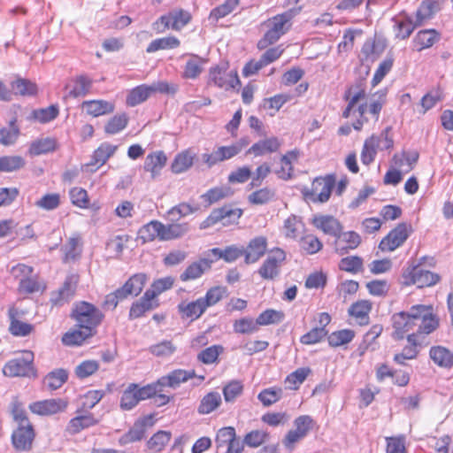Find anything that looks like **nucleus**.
<instances>
[{
	"instance_id": "nucleus-1",
	"label": "nucleus",
	"mask_w": 453,
	"mask_h": 453,
	"mask_svg": "<svg viewBox=\"0 0 453 453\" xmlns=\"http://www.w3.org/2000/svg\"><path fill=\"white\" fill-rule=\"evenodd\" d=\"M392 337L395 340H402L417 326V336L418 334H429L439 326V320L433 314V307L429 305L418 304L411 307L409 311L395 313L391 318Z\"/></svg>"
},
{
	"instance_id": "nucleus-2",
	"label": "nucleus",
	"mask_w": 453,
	"mask_h": 453,
	"mask_svg": "<svg viewBox=\"0 0 453 453\" xmlns=\"http://www.w3.org/2000/svg\"><path fill=\"white\" fill-rule=\"evenodd\" d=\"M301 10V6L295 7L265 21L264 25L268 28V30L258 41L257 48L259 50H265L268 46L275 43L289 30L291 27V19L296 17Z\"/></svg>"
},
{
	"instance_id": "nucleus-3",
	"label": "nucleus",
	"mask_w": 453,
	"mask_h": 453,
	"mask_svg": "<svg viewBox=\"0 0 453 453\" xmlns=\"http://www.w3.org/2000/svg\"><path fill=\"white\" fill-rule=\"evenodd\" d=\"M403 284L406 286L417 285L418 288L432 287L441 280L438 273L430 272L422 267V262L410 261L403 273Z\"/></svg>"
},
{
	"instance_id": "nucleus-4",
	"label": "nucleus",
	"mask_w": 453,
	"mask_h": 453,
	"mask_svg": "<svg viewBox=\"0 0 453 453\" xmlns=\"http://www.w3.org/2000/svg\"><path fill=\"white\" fill-rule=\"evenodd\" d=\"M34 353L25 350L20 357L9 360L3 367V373L7 377L35 378L36 370L34 366Z\"/></svg>"
},
{
	"instance_id": "nucleus-5",
	"label": "nucleus",
	"mask_w": 453,
	"mask_h": 453,
	"mask_svg": "<svg viewBox=\"0 0 453 453\" xmlns=\"http://www.w3.org/2000/svg\"><path fill=\"white\" fill-rule=\"evenodd\" d=\"M335 176L327 174L324 177H317L311 184V188H304L303 195L304 199L312 203H326L329 200L333 188L335 186Z\"/></svg>"
},
{
	"instance_id": "nucleus-6",
	"label": "nucleus",
	"mask_w": 453,
	"mask_h": 453,
	"mask_svg": "<svg viewBox=\"0 0 453 453\" xmlns=\"http://www.w3.org/2000/svg\"><path fill=\"white\" fill-rule=\"evenodd\" d=\"M73 317L79 327L93 333V330L101 323L104 315L95 305L81 302L75 305Z\"/></svg>"
},
{
	"instance_id": "nucleus-7",
	"label": "nucleus",
	"mask_w": 453,
	"mask_h": 453,
	"mask_svg": "<svg viewBox=\"0 0 453 453\" xmlns=\"http://www.w3.org/2000/svg\"><path fill=\"white\" fill-rule=\"evenodd\" d=\"M242 215V209L233 207L232 205H224L220 208L214 209L201 223L200 228L205 229L219 222H221L223 226L236 224Z\"/></svg>"
},
{
	"instance_id": "nucleus-8",
	"label": "nucleus",
	"mask_w": 453,
	"mask_h": 453,
	"mask_svg": "<svg viewBox=\"0 0 453 453\" xmlns=\"http://www.w3.org/2000/svg\"><path fill=\"white\" fill-rule=\"evenodd\" d=\"M286 260V253L280 248L269 251L265 260L258 269V274L264 280H274L280 273V267Z\"/></svg>"
},
{
	"instance_id": "nucleus-9",
	"label": "nucleus",
	"mask_w": 453,
	"mask_h": 453,
	"mask_svg": "<svg viewBox=\"0 0 453 453\" xmlns=\"http://www.w3.org/2000/svg\"><path fill=\"white\" fill-rule=\"evenodd\" d=\"M411 230V226L406 223L399 224L380 241L379 248L382 251H394L407 240Z\"/></svg>"
},
{
	"instance_id": "nucleus-10",
	"label": "nucleus",
	"mask_w": 453,
	"mask_h": 453,
	"mask_svg": "<svg viewBox=\"0 0 453 453\" xmlns=\"http://www.w3.org/2000/svg\"><path fill=\"white\" fill-rule=\"evenodd\" d=\"M210 81L215 86L229 90L240 86L241 82L236 72H226L223 67H211L209 73Z\"/></svg>"
},
{
	"instance_id": "nucleus-11",
	"label": "nucleus",
	"mask_w": 453,
	"mask_h": 453,
	"mask_svg": "<svg viewBox=\"0 0 453 453\" xmlns=\"http://www.w3.org/2000/svg\"><path fill=\"white\" fill-rule=\"evenodd\" d=\"M35 433L32 424L17 426L12 432V442L13 447L19 451H28L32 449Z\"/></svg>"
},
{
	"instance_id": "nucleus-12",
	"label": "nucleus",
	"mask_w": 453,
	"mask_h": 453,
	"mask_svg": "<svg viewBox=\"0 0 453 453\" xmlns=\"http://www.w3.org/2000/svg\"><path fill=\"white\" fill-rule=\"evenodd\" d=\"M361 243V236L355 231L342 232L335 237L334 248L337 254L343 256L357 249Z\"/></svg>"
},
{
	"instance_id": "nucleus-13",
	"label": "nucleus",
	"mask_w": 453,
	"mask_h": 453,
	"mask_svg": "<svg viewBox=\"0 0 453 453\" xmlns=\"http://www.w3.org/2000/svg\"><path fill=\"white\" fill-rule=\"evenodd\" d=\"M67 406V403L61 399H48L38 401L29 405V410L35 414L47 416L53 415L64 411Z\"/></svg>"
},
{
	"instance_id": "nucleus-14",
	"label": "nucleus",
	"mask_w": 453,
	"mask_h": 453,
	"mask_svg": "<svg viewBox=\"0 0 453 453\" xmlns=\"http://www.w3.org/2000/svg\"><path fill=\"white\" fill-rule=\"evenodd\" d=\"M158 306L155 294L146 290L143 296L134 303L129 311V319H135L142 317L145 312Z\"/></svg>"
},
{
	"instance_id": "nucleus-15",
	"label": "nucleus",
	"mask_w": 453,
	"mask_h": 453,
	"mask_svg": "<svg viewBox=\"0 0 453 453\" xmlns=\"http://www.w3.org/2000/svg\"><path fill=\"white\" fill-rule=\"evenodd\" d=\"M239 153L240 147L234 146V144L230 146H220L210 154H203L202 159L209 167H211L217 163L230 159Z\"/></svg>"
},
{
	"instance_id": "nucleus-16",
	"label": "nucleus",
	"mask_w": 453,
	"mask_h": 453,
	"mask_svg": "<svg viewBox=\"0 0 453 453\" xmlns=\"http://www.w3.org/2000/svg\"><path fill=\"white\" fill-rule=\"evenodd\" d=\"M267 250V239L265 236H257L251 239L244 249L245 263L253 264L262 257Z\"/></svg>"
},
{
	"instance_id": "nucleus-17",
	"label": "nucleus",
	"mask_w": 453,
	"mask_h": 453,
	"mask_svg": "<svg viewBox=\"0 0 453 453\" xmlns=\"http://www.w3.org/2000/svg\"><path fill=\"white\" fill-rule=\"evenodd\" d=\"M312 224L324 234L334 237H336L343 228L341 222L331 215H315L312 219Z\"/></svg>"
},
{
	"instance_id": "nucleus-18",
	"label": "nucleus",
	"mask_w": 453,
	"mask_h": 453,
	"mask_svg": "<svg viewBox=\"0 0 453 453\" xmlns=\"http://www.w3.org/2000/svg\"><path fill=\"white\" fill-rule=\"evenodd\" d=\"M78 281V275L72 274L67 276L63 287L58 290L57 294H54L52 296L51 302L53 303V304L62 305L65 303L68 302L75 293Z\"/></svg>"
},
{
	"instance_id": "nucleus-19",
	"label": "nucleus",
	"mask_w": 453,
	"mask_h": 453,
	"mask_svg": "<svg viewBox=\"0 0 453 453\" xmlns=\"http://www.w3.org/2000/svg\"><path fill=\"white\" fill-rule=\"evenodd\" d=\"M194 377H196L194 370L187 371L182 369H177L171 372L166 376L161 377L160 379H158L157 381L161 388L163 387H170L173 388H176L181 383L186 382L188 380L192 379Z\"/></svg>"
},
{
	"instance_id": "nucleus-20",
	"label": "nucleus",
	"mask_w": 453,
	"mask_h": 453,
	"mask_svg": "<svg viewBox=\"0 0 453 453\" xmlns=\"http://www.w3.org/2000/svg\"><path fill=\"white\" fill-rule=\"evenodd\" d=\"M81 109L88 115L96 118L113 112L115 105L106 100H88L82 103Z\"/></svg>"
},
{
	"instance_id": "nucleus-21",
	"label": "nucleus",
	"mask_w": 453,
	"mask_h": 453,
	"mask_svg": "<svg viewBox=\"0 0 453 453\" xmlns=\"http://www.w3.org/2000/svg\"><path fill=\"white\" fill-rule=\"evenodd\" d=\"M281 146V142L275 136L259 140L255 142L246 152L255 157H261L265 154L274 153L279 150Z\"/></svg>"
},
{
	"instance_id": "nucleus-22",
	"label": "nucleus",
	"mask_w": 453,
	"mask_h": 453,
	"mask_svg": "<svg viewBox=\"0 0 453 453\" xmlns=\"http://www.w3.org/2000/svg\"><path fill=\"white\" fill-rule=\"evenodd\" d=\"M212 262L209 258H201L190 264L180 275V280L188 281L200 278L206 271L210 270Z\"/></svg>"
},
{
	"instance_id": "nucleus-23",
	"label": "nucleus",
	"mask_w": 453,
	"mask_h": 453,
	"mask_svg": "<svg viewBox=\"0 0 453 453\" xmlns=\"http://www.w3.org/2000/svg\"><path fill=\"white\" fill-rule=\"evenodd\" d=\"M366 85L365 81L357 80L345 90L343 99L349 102L350 104L358 106L362 103H366Z\"/></svg>"
},
{
	"instance_id": "nucleus-24",
	"label": "nucleus",
	"mask_w": 453,
	"mask_h": 453,
	"mask_svg": "<svg viewBox=\"0 0 453 453\" xmlns=\"http://www.w3.org/2000/svg\"><path fill=\"white\" fill-rule=\"evenodd\" d=\"M147 280L146 274L142 273H135L131 276L121 288H119V290L123 295H125V298H127L129 296H137L143 289Z\"/></svg>"
},
{
	"instance_id": "nucleus-25",
	"label": "nucleus",
	"mask_w": 453,
	"mask_h": 453,
	"mask_svg": "<svg viewBox=\"0 0 453 453\" xmlns=\"http://www.w3.org/2000/svg\"><path fill=\"white\" fill-rule=\"evenodd\" d=\"M179 311L183 318L195 320L199 319L206 311L207 306L204 304L202 297L189 303H181L178 305Z\"/></svg>"
},
{
	"instance_id": "nucleus-26",
	"label": "nucleus",
	"mask_w": 453,
	"mask_h": 453,
	"mask_svg": "<svg viewBox=\"0 0 453 453\" xmlns=\"http://www.w3.org/2000/svg\"><path fill=\"white\" fill-rule=\"evenodd\" d=\"M167 157L164 151L158 150L149 154L144 162V170L150 172L151 178L155 179L165 165Z\"/></svg>"
},
{
	"instance_id": "nucleus-27",
	"label": "nucleus",
	"mask_w": 453,
	"mask_h": 453,
	"mask_svg": "<svg viewBox=\"0 0 453 453\" xmlns=\"http://www.w3.org/2000/svg\"><path fill=\"white\" fill-rule=\"evenodd\" d=\"M439 4L435 0L423 1L416 12L415 25L418 27L422 26L426 21L432 19L435 12L439 11Z\"/></svg>"
},
{
	"instance_id": "nucleus-28",
	"label": "nucleus",
	"mask_w": 453,
	"mask_h": 453,
	"mask_svg": "<svg viewBox=\"0 0 453 453\" xmlns=\"http://www.w3.org/2000/svg\"><path fill=\"white\" fill-rule=\"evenodd\" d=\"M440 40V34L435 29H424L417 33L413 43L418 51L432 47Z\"/></svg>"
},
{
	"instance_id": "nucleus-29",
	"label": "nucleus",
	"mask_w": 453,
	"mask_h": 453,
	"mask_svg": "<svg viewBox=\"0 0 453 453\" xmlns=\"http://www.w3.org/2000/svg\"><path fill=\"white\" fill-rule=\"evenodd\" d=\"M97 423L98 419L91 413L77 416L69 421L66 432L70 434H76L84 429L96 426Z\"/></svg>"
},
{
	"instance_id": "nucleus-30",
	"label": "nucleus",
	"mask_w": 453,
	"mask_h": 453,
	"mask_svg": "<svg viewBox=\"0 0 453 453\" xmlns=\"http://www.w3.org/2000/svg\"><path fill=\"white\" fill-rule=\"evenodd\" d=\"M429 357L440 367L451 368L453 366V353L445 347H432L429 350Z\"/></svg>"
},
{
	"instance_id": "nucleus-31",
	"label": "nucleus",
	"mask_w": 453,
	"mask_h": 453,
	"mask_svg": "<svg viewBox=\"0 0 453 453\" xmlns=\"http://www.w3.org/2000/svg\"><path fill=\"white\" fill-rule=\"evenodd\" d=\"M380 142L381 138L376 137L375 135H372L365 141L361 152V161L364 165H369L374 160L377 150L380 148Z\"/></svg>"
},
{
	"instance_id": "nucleus-32",
	"label": "nucleus",
	"mask_w": 453,
	"mask_h": 453,
	"mask_svg": "<svg viewBox=\"0 0 453 453\" xmlns=\"http://www.w3.org/2000/svg\"><path fill=\"white\" fill-rule=\"evenodd\" d=\"M206 62L204 58L197 55H191L185 65L182 76L186 79H196L202 73Z\"/></svg>"
},
{
	"instance_id": "nucleus-33",
	"label": "nucleus",
	"mask_w": 453,
	"mask_h": 453,
	"mask_svg": "<svg viewBox=\"0 0 453 453\" xmlns=\"http://www.w3.org/2000/svg\"><path fill=\"white\" fill-rule=\"evenodd\" d=\"M68 372L65 369H57L49 372L44 380V386L50 390L60 388L67 380Z\"/></svg>"
},
{
	"instance_id": "nucleus-34",
	"label": "nucleus",
	"mask_w": 453,
	"mask_h": 453,
	"mask_svg": "<svg viewBox=\"0 0 453 453\" xmlns=\"http://www.w3.org/2000/svg\"><path fill=\"white\" fill-rule=\"evenodd\" d=\"M164 229V224L157 221L152 220L150 223L144 225L139 230V235L143 242H151L157 237L162 241V231Z\"/></svg>"
},
{
	"instance_id": "nucleus-35",
	"label": "nucleus",
	"mask_w": 453,
	"mask_h": 453,
	"mask_svg": "<svg viewBox=\"0 0 453 453\" xmlns=\"http://www.w3.org/2000/svg\"><path fill=\"white\" fill-rule=\"evenodd\" d=\"M221 402L219 393L210 392L202 398L197 411L202 415L209 414L218 409Z\"/></svg>"
},
{
	"instance_id": "nucleus-36",
	"label": "nucleus",
	"mask_w": 453,
	"mask_h": 453,
	"mask_svg": "<svg viewBox=\"0 0 453 453\" xmlns=\"http://www.w3.org/2000/svg\"><path fill=\"white\" fill-rule=\"evenodd\" d=\"M372 309V303L366 300H361L353 303L349 309V313L350 316L356 318L360 325L368 323V314Z\"/></svg>"
},
{
	"instance_id": "nucleus-37",
	"label": "nucleus",
	"mask_w": 453,
	"mask_h": 453,
	"mask_svg": "<svg viewBox=\"0 0 453 453\" xmlns=\"http://www.w3.org/2000/svg\"><path fill=\"white\" fill-rule=\"evenodd\" d=\"M62 250L64 252L65 263L75 261L81 254V238L79 236L71 237L62 247Z\"/></svg>"
},
{
	"instance_id": "nucleus-38",
	"label": "nucleus",
	"mask_w": 453,
	"mask_h": 453,
	"mask_svg": "<svg viewBox=\"0 0 453 453\" xmlns=\"http://www.w3.org/2000/svg\"><path fill=\"white\" fill-rule=\"evenodd\" d=\"M407 341L411 345L404 347L401 353L395 354L394 357V360L401 365L404 364V360L413 359L418 355V350L416 349L418 344L417 341V334H408Z\"/></svg>"
},
{
	"instance_id": "nucleus-39",
	"label": "nucleus",
	"mask_w": 453,
	"mask_h": 453,
	"mask_svg": "<svg viewBox=\"0 0 453 453\" xmlns=\"http://www.w3.org/2000/svg\"><path fill=\"white\" fill-rule=\"evenodd\" d=\"M188 231L189 225L187 222L164 225V229L162 231V241L180 238L186 234Z\"/></svg>"
},
{
	"instance_id": "nucleus-40",
	"label": "nucleus",
	"mask_w": 453,
	"mask_h": 453,
	"mask_svg": "<svg viewBox=\"0 0 453 453\" xmlns=\"http://www.w3.org/2000/svg\"><path fill=\"white\" fill-rule=\"evenodd\" d=\"M93 81L87 75H79L73 80V86L69 91L73 97L85 96L92 88Z\"/></svg>"
},
{
	"instance_id": "nucleus-41",
	"label": "nucleus",
	"mask_w": 453,
	"mask_h": 453,
	"mask_svg": "<svg viewBox=\"0 0 453 453\" xmlns=\"http://www.w3.org/2000/svg\"><path fill=\"white\" fill-rule=\"evenodd\" d=\"M211 252L217 257V258H222L227 263H232L243 256L244 249L231 245L224 250L219 248L211 249Z\"/></svg>"
},
{
	"instance_id": "nucleus-42",
	"label": "nucleus",
	"mask_w": 453,
	"mask_h": 453,
	"mask_svg": "<svg viewBox=\"0 0 453 453\" xmlns=\"http://www.w3.org/2000/svg\"><path fill=\"white\" fill-rule=\"evenodd\" d=\"M275 196L273 188L265 187L253 191L248 196V201L254 205H262L270 203Z\"/></svg>"
},
{
	"instance_id": "nucleus-43",
	"label": "nucleus",
	"mask_w": 453,
	"mask_h": 453,
	"mask_svg": "<svg viewBox=\"0 0 453 453\" xmlns=\"http://www.w3.org/2000/svg\"><path fill=\"white\" fill-rule=\"evenodd\" d=\"M117 146L104 142L94 152L91 165H103L115 153Z\"/></svg>"
},
{
	"instance_id": "nucleus-44",
	"label": "nucleus",
	"mask_w": 453,
	"mask_h": 453,
	"mask_svg": "<svg viewBox=\"0 0 453 453\" xmlns=\"http://www.w3.org/2000/svg\"><path fill=\"white\" fill-rule=\"evenodd\" d=\"M151 95L150 86L140 85L133 88L127 96V104L129 106H135L146 101Z\"/></svg>"
},
{
	"instance_id": "nucleus-45",
	"label": "nucleus",
	"mask_w": 453,
	"mask_h": 453,
	"mask_svg": "<svg viewBox=\"0 0 453 453\" xmlns=\"http://www.w3.org/2000/svg\"><path fill=\"white\" fill-rule=\"evenodd\" d=\"M57 148V142L52 138L39 139L32 142L29 153L33 156H39L54 151Z\"/></svg>"
},
{
	"instance_id": "nucleus-46",
	"label": "nucleus",
	"mask_w": 453,
	"mask_h": 453,
	"mask_svg": "<svg viewBox=\"0 0 453 453\" xmlns=\"http://www.w3.org/2000/svg\"><path fill=\"white\" fill-rule=\"evenodd\" d=\"M93 333L87 329H80L69 331L62 337L63 344L66 346L81 345L87 338L91 336Z\"/></svg>"
},
{
	"instance_id": "nucleus-47",
	"label": "nucleus",
	"mask_w": 453,
	"mask_h": 453,
	"mask_svg": "<svg viewBox=\"0 0 453 453\" xmlns=\"http://www.w3.org/2000/svg\"><path fill=\"white\" fill-rule=\"evenodd\" d=\"M180 41L174 36L163 37L153 40L147 47L148 53H153L159 50L175 49L180 46Z\"/></svg>"
},
{
	"instance_id": "nucleus-48",
	"label": "nucleus",
	"mask_w": 453,
	"mask_h": 453,
	"mask_svg": "<svg viewBox=\"0 0 453 453\" xmlns=\"http://www.w3.org/2000/svg\"><path fill=\"white\" fill-rule=\"evenodd\" d=\"M198 210L197 206H192L188 203H180L167 211L171 221H178L180 218L187 217Z\"/></svg>"
},
{
	"instance_id": "nucleus-49",
	"label": "nucleus",
	"mask_w": 453,
	"mask_h": 453,
	"mask_svg": "<svg viewBox=\"0 0 453 453\" xmlns=\"http://www.w3.org/2000/svg\"><path fill=\"white\" fill-rule=\"evenodd\" d=\"M355 336V333L350 329H342L333 332L329 334L327 340L331 347H340L342 345L350 342Z\"/></svg>"
},
{
	"instance_id": "nucleus-50",
	"label": "nucleus",
	"mask_w": 453,
	"mask_h": 453,
	"mask_svg": "<svg viewBox=\"0 0 453 453\" xmlns=\"http://www.w3.org/2000/svg\"><path fill=\"white\" fill-rule=\"evenodd\" d=\"M136 388V383H131L123 392L119 404L122 410L130 411L139 403L134 391Z\"/></svg>"
},
{
	"instance_id": "nucleus-51",
	"label": "nucleus",
	"mask_w": 453,
	"mask_h": 453,
	"mask_svg": "<svg viewBox=\"0 0 453 453\" xmlns=\"http://www.w3.org/2000/svg\"><path fill=\"white\" fill-rule=\"evenodd\" d=\"M238 4L239 0H226L224 4L211 10L209 19L217 22L219 19L230 14Z\"/></svg>"
},
{
	"instance_id": "nucleus-52",
	"label": "nucleus",
	"mask_w": 453,
	"mask_h": 453,
	"mask_svg": "<svg viewBox=\"0 0 453 453\" xmlns=\"http://www.w3.org/2000/svg\"><path fill=\"white\" fill-rule=\"evenodd\" d=\"M417 27L418 26L415 25V21L411 17H407L403 20L395 21V37L400 40L407 39Z\"/></svg>"
},
{
	"instance_id": "nucleus-53",
	"label": "nucleus",
	"mask_w": 453,
	"mask_h": 453,
	"mask_svg": "<svg viewBox=\"0 0 453 453\" xmlns=\"http://www.w3.org/2000/svg\"><path fill=\"white\" fill-rule=\"evenodd\" d=\"M12 89L16 95L34 96L37 92L35 83L26 79H17L12 82Z\"/></svg>"
},
{
	"instance_id": "nucleus-54",
	"label": "nucleus",
	"mask_w": 453,
	"mask_h": 453,
	"mask_svg": "<svg viewBox=\"0 0 453 453\" xmlns=\"http://www.w3.org/2000/svg\"><path fill=\"white\" fill-rule=\"evenodd\" d=\"M171 434L165 431H158L147 442L148 449L153 452L161 451L170 441Z\"/></svg>"
},
{
	"instance_id": "nucleus-55",
	"label": "nucleus",
	"mask_w": 453,
	"mask_h": 453,
	"mask_svg": "<svg viewBox=\"0 0 453 453\" xmlns=\"http://www.w3.org/2000/svg\"><path fill=\"white\" fill-rule=\"evenodd\" d=\"M145 433L143 422H136L127 433L119 438V443L126 445L142 439Z\"/></svg>"
},
{
	"instance_id": "nucleus-56",
	"label": "nucleus",
	"mask_w": 453,
	"mask_h": 453,
	"mask_svg": "<svg viewBox=\"0 0 453 453\" xmlns=\"http://www.w3.org/2000/svg\"><path fill=\"white\" fill-rule=\"evenodd\" d=\"M243 392V384L241 380H234L223 388V395L226 403L234 402Z\"/></svg>"
},
{
	"instance_id": "nucleus-57",
	"label": "nucleus",
	"mask_w": 453,
	"mask_h": 453,
	"mask_svg": "<svg viewBox=\"0 0 453 453\" xmlns=\"http://www.w3.org/2000/svg\"><path fill=\"white\" fill-rule=\"evenodd\" d=\"M127 122L128 117L126 113L115 115L106 123L104 131L107 134H115L123 130L127 127Z\"/></svg>"
},
{
	"instance_id": "nucleus-58",
	"label": "nucleus",
	"mask_w": 453,
	"mask_h": 453,
	"mask_svg": "<svg viewBox=\"0 0 453 453\" xmlns=\"http://www.w3.org/2000/svg\"><path fill=\"white\" fill-rule=\"evenodd\" d=\"M192 165L193 156L188 151H184L176 156L171 167L174 173H180L187 171Z\"/></svg>"
},
{
	"instance_id": "nucleus-59",
	"label": "nucleus",
	"mask_w": 453,
	"mask_h": 453,
	"mask_svg": "<svg viewBox=\"0 0 453 453\" xmlns=\"http://www.w3.org/2000/svg\"><path fill=\"white\" fill-rule=\"evenodd\" d=\"M234 331L237 334H252L258 330V325L257 319L254 320L251 318L245 317L240 319H237L234 322L233 325Z\"/></svg>"
},
{
	"instance_id": "nucleus-60",
	"label": "nucleus",
	"mask_w": 453,
	"mask_h": 453,
	"mask_svg": "<svg viewBox=\"0 0 453 453\" xmlns=\"http://www.w3.org/2000/svg\"><path fill=\"white\" fill-rule=\"evenodd\" d=\"M284 319V313L280 311L267 309L258 315L257 322L258 326L278 324Z\"/></svg>"
},
{
	"instance_id": "nucleus-61",
	"label": "nucleus",
	"mask_w": 453,
	"mask_h": 453,
	"mask_svg": "<svg viewBox=\"0 0 453 453\" xmlns=\"http://www.w3.org/2000/svg\"><path fill=\"white\" fill-rule=\"evenodd\" d=\"M233 194L229 187H217L209 189L202 196V198L208 202L209 204L219 202L221 199L230 196Z\"/></svg>"
},
{
	"instance_id": "nucleus-62",
	"label": "nucleus",
	"mask_w": 453,
	"mask_h": 453,
	"mask_svg": "<svg viewBox=\"0 0 453 453\" xmlns=\"http://www.w3.org/2000/svg\"><path fill=\"white\" fill-rule=\"evenodd\" d=\"M25 160L20 156H4L0 157V172H13L22 168Z\"/></svg>"
},
{
	"instance_id": "nucleus-63",
	"label": "nucleus",
	"mask_w": 453,
	"mask_h": 453,
	"mask_svg": "<svg viewBox=\"0 0 453 453\" xmlns=\"http://www.w3.org/2000/svg\"><path fill=\"white\" fill-rule=\"evenodd\" d=\"M339 268L351 273H357L363 270V259L357 256L346 257L341 259Z\"/></svg>"
},
{
	"instance_id": "nucleus-64",
	"label": "nucleus",
	"mask_w": 453,
	"mask_h": 453,
	"mask_svg": "<svg viewBox=\"0 0 453 453\" xmlns=\"http://www.w3.org/2000/svg\"><path fill=\"white\" fill-rule=\"evenodd\" d=\"M269 434L263 430H253L248 433L243 439V442L250 448H257L267 441Z\"/></svg>"
}]
</instances>
